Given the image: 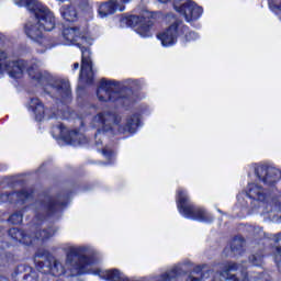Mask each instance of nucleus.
<instances>
[{"mask_svg": "<svg viewBox=\"0 0 281 281\" xmlns=\"http://www.w3.org/2000/svg\"><path fill=\"white\" fill-rule=\"evenodd\" d=\"M35 262L42 273H49L50 276H65L67 271H70L71 276L91 273L92 276H99V278L109 281H131L117 269H89L91 262L89 261V248L86 246L70 247L66 255L65 266L56 258H47L45 260L35 259Z\"/></svg>", "mask_w": 281, "mask_h": 281, "instance_id": "nucleus-1", "label": "nucleus"}, {"mask_svg": "<svg viewBox=\"0 0 281 281\" xmlns=\"http://www.w3.org/2000/svg\"><path fill=\"white\" fill-rule=\"evenodd\" d=\"M15 5H18V8H25L29 12H33L34 18L25 24L24 31L31 41L43 45V43H45L43 30L45 32H52L54 27H56L54 13L36 0H19L15 1Z\"/></svg>", "mask_w": 281, "mask_h": 281, "instance_id": "nucleus-2", "label": "nucleus"}, {"mask_svg": "<svg viewBox=\"0 0 281 281\" xmlns=\"http://www.w3.org/2000/svg\"><path fill=\"white\" fill-rule=\"evenodd\" d=\"M42 66L43 63L36 59L31 61L30 65L23 59L12 60L10 53L5 48L0 47V76L9 74L10 78H21L26 69L31 80L45 85V82H49V75L41 70Z\"/></svg>", "mask_w": 281, "mask_h": 281, "instance_id": "nucleus-3", "label": "nucleus"}, {"mask_svg": "<svg viewBox=\"0 0 281 281\" xmlns=\"http://www.w3.org/2000/svg\"><path fill=\"white\" fill-rule=\"evenodd\" d=\"M221 271L214 276V271L204 270L199 276L190 274L186 281H271V277L267 272L257 270H240L239 277L234 274V271H239L240 265L234 261L222 263Z\"/></svg>", "mask_w": 281, "mask_h": 281, "instance_id": "nucleus-4", "label": "nucleus"}, {"mask_svg": "<svg viewBox=\"0 0 281 281\" xmlns=\"http://www.w3.org/2000/svg\"><path fill=\"white\" fill-rule=\"evenodd\" d=\"M120 122H122V117L111 112H101L93 116L91 126L97 128V133L94 134L97 146L102 144V135H104V133H111L112 135H120V133H135L137 126H139V114L130 116L124 127L120 125Z\"/></svg>", "mask_w": 281, "mask_h": 281, "instance_id": "nucleus-5", "label": "nucleus"}, {"mask_svg": "<svg viewBox=\"0 0 281 281\" xmlns=\"http://www.w3.org/2000/svg\"><path fill=\"white\" fill-rule=\"evenodd\" d=\"M63 36L65 45H77L81 49V72L80 80L91 85L93 82V63L91 61V50L86 45H91V40L80 34L78 27L64 29Z\"/></svg>", "mask_w": 281, "mask_h": 281, "instance_id": "nucleus-6", "label": "nucleus"}, {"mask_svg": "<svg viewBox=\"0 0 281 281\" xmlns=\"http://www.w3.org/2000/svg\"><path fill=\"white\" fill-rule=\"evenodd\" d=\"M177 207L184 218L199 221L200 223H212L214 216L203 207H195L190 203V196L183 189L177 191Z\"/></svg>", "mask_w": 281, "mask_h": 281, "instance_id": "nucleus-7", "label": "nucleus"}, {"mask_svg": "<svg viewBox=\"0 0 281 281\" xmlns=\"http://www.w3.org/2000/svg\"><path fill=\"white\" fill-rule=\"evenodd\" d=\"M173 8L176 12L182 14L188 23L192 21H198L203 14V8L195 4L192 0H176L173 2Z\"/></svg>", "mask_w": 281, "mask_h": 281, "instance_id": "nucleus-8", "label": "nucleus"}, {"mask_svg": "<svg viewBox=\"0 0 281 281\" xmlns=\"http://www.w3.org/2000/svg\"><path fill=\"white\" fill-rule=\"evenodd\" d=\"M97 97L100 102H122L126 100L117 91V83L115 81H106L102 79L97 90Z\"/></svg>", "mask_w": 281, "mask_h": 281, "instance_id": "nucleus-9", "label": "nucleus"}, {"mask_svg": "<svg viewBox=\"0 0 281 281\" xmlns=\"http://www.w3.org/2000/svg\"><path fill=\"white\" fill-rule=\"evenodd\" d=\"M188 32V26L183 25L181 22H176L171 24L164 33L158 35L159 41L164 47H170L177 43V36L179 34H186Z\"/></svg>", "mask_w": 281, "mask_h": 281, "instance_id": "nucleus-10", "label": "nucleus"}, {"mask_svg": "<svg viewBox=\"0 0 281 281\" xmlns=\"http://www.w3.org/2000/svg\"><path fill=\"white\" fill-rule=\"evenodd\" d=\"M63 204L53 200L52 196L46 195L44 199L35 202V218H45L56 213Z\"/></svg>", "mask_w": 281, "mask_h": 281, "instance_id": "nucleus-11", "label": "nucleus"}, {"mask_svg": "<svg viewBox=\"0 0 281 281\" xmlns=\"http://www.w3.org/2000/svg\"><path fill=\"white\" fill-rule=\"evenodd\" d=\"M255 175L266 186H273L281 179V172L274 167L258 166L255 168Z\"/></svg>", "mask_w": 281, "mask_h": 281, "instance_id": "nucleus-12", "label": "nucleus"}, {"mask_svg": "<svg viewBox=\"0 0 281 281\" xmlns=\"http://www.w3.org/2000/svg\"><path fill=\"white\" fill-rule=\"evenodd\" d=\"M133 0H109L103 2L99 7V16L104 19L110 14H115V12H124L126 10V4L131 3Z\"/></svg>", "mask_w": 281, "mask_h": 281, "instance_id": "nucleus-13", "label": "nucleus"}, {"mask_svg": "<svg viewBox=\"0 0 281 281\" xmlns=\"http://www.w3.org/2000/svg\"><path fill=\"white\" fill-rule=\"evenodd\" d=\"M45 91L49 95L61 98V100H69L71 98V86H69V81H56L54 85L47 86Z\"/></svg>", "mask_w": 281, "mask_h": 281, "instance_id": "nucleus-14", "label": "nucleus"}, {"mask_svg": "<svg viewBox=\"0 0 281 281\" xmlns=\"http://www.w3.org/2000/svg\"><path fill=\"white\" fill-rule=\"evenodd\" d=\"M132 23H136L135 32L138 33L142 38H150L153 36V21L150 20H142L137 15H133L130 18Z\"/></svg>", "mask_w": 281, "mask_h": 281, "instance_id": "nucleus-15", "label": "nucleus"}, {"mask_svg": "<svg viewBox=\"0 0 281 281\" xmlns=\"http://www.w3.org/2000/svg\"><path fill=\"white\" fill-rule=\"evenodd\" d=\"M34 192L32 189H23L18 193H5L1 195V201L4 203H25L32 199Z\"/></svg>", "mask_w": 281, "mask_h": 281, "instance_id": "nucleus-16", "label": "nucleus"}, {"mask_svg": "<svg viewBox=\"0 0 281 281\" xmlns=\"http://www.w3.org/2000/svg\"><path fill=\"white\" fill-rule=\"evenodd\" d=\"M246 194L252 201H257L259 203H265V201H267V191L265 188L257 183H249L246 190Z\"/></svg>", "mask_w": 281, "mask_h": 281, "instance_id": "nucleus-17", "label": "nucleus"}, {"mask_svg": "<svg viewBox=\"0 0 281 281\" xmlns=\"http://www.w3.org/2000/svg\"><path fill=\"white\" fill-rule=\"evenodd\" d=\"M29 111L34 113L35 120L37 122H42L45 117V106L43 105V102L38 98L31 99L29 103Z\"/></svg>", "mask_w": 281, "mask_h": 281, "instance_id": "nucleus-18", "label": "nucleus"}, {"mask_svg": "<svg viewBox=\"0 0 281 281\" xmlns=\"http://www.w3.org/2000/svg\"><path fill=\"white\" fill-rule=\"evenodd\" d=\"M9 236H11V238H13V240H18L19 243H22L23 245H32V243H34V238H32V236L27 235L23 229L11 228L9 231Z\"/></svg>", "mask_w": 281, "mask_h": 281, "instance_id": "nucleus-19", "label": "nucleus"}, {"mask_svg": "<svg viewBox=\"0 0 281 281\" xmlns=\"http://www.w3.org/2000/svg\"><path fill=\"white\" fill-rule=\"evenodd\" d=\"M60 14L65 21H68L69 23H74L75 21H78V11L74 5H64L60 9Z\"/></svg>", "mask_w": 281, "mask_h": 281, "instance_id": "nucleus-20", "label": "nucleus"}, {"mask_svg": "<svg viewBox=\"0 0 281 281\" xmlns=\"http://www.w3.org/2000/svg\"><path fill=\"white\" fill-rule=\"evenodd\" d=\"M182 273L183 271H181V268L176 267L170 271L164 273L158 281H179V278H181Z\"/></svg>", "mask_w": 281, "mask_h": 281, "instance_id": "nucleus-21", "label": "nucleus"}, {"mask_svg": "<svg viewBox=\"0 0 281 281\" xmlns=\"http://www.w3.org/2000/svg\"><path fill=\"white\" fill-rule=\"evenodd\" d=\"M245 247V239L243 237H235L231 244V251L238 255L243 254V248Z\"/></svg>", "mask_w": 281, "mask_h": 281, "instance_id": "nucleus-22", "label": "nucleus"}, {"mask_svg": "<svg viewBox=\"0 0 281 281\" xmlns=\"http://www.w3.org/2000/svg\"><path fill=\"white\" fill-rule=\"evenodd\" d=\"M70 137V144L72 146H76L77 144H85V135H82L80 132L74 130L69 133Z\"/></svg>", "mask_w": 281, "mask_h": 281, "instance_id": "nucleus-23", "label": "nucleus"}, {"mask_svg": "<svg viewBox=\"0 0 281 281\" xmlns=\"http://www.w3.org/2000/svg\"><path fill=\"white\" fill-rule=\"evenodd\" d=\"M248 260L252 267H262L265 262L261 252L251 255Z\"/></svg>", "mask_w": 281, "mask_h": 281, "instance_id": "nucleus-24", "label": "nucleus"}, {"mask_svg": "<svg viewBox=\"0 0 281 281\" xmlns=\"http://www.w3.org/2000/svg\"><path fill=\"white\" fill-rule=\"evenodd\" d=\"M54 234H56V231H54L53 228H49L47 231H42L40 233H37V235H35V238L37 240H48V238H52V236H54Z\"/></svg>", "mask_w": 281, "mask_h": 281, "instance_id": "nucleus-25", "label": "nucleus"}, {"mask_svg": "<svg viewBox=\"0 0 281 281\" xmlns=\"http://www.w3.org/2000/svg\"><path fill=\"white\" fill-rule=\"evenodd\" d=\"M9 223L12 225H21L23 223V213L16 212L9 217Z\"/></svg>", "mask_w": 281, "mask_h": 281, "instance_id": "nucleus-26", "label": "nucleus"}, {"mask_svg": "<svg viewBox=\"0 0 281 281\" xmlns=\"http://www.w3.org/2000/svg\"><path fill=\"white\" fill-rule=\"evenodd\" d=\"M276 262L281 271V249H280V247H277Z\"/></svg>", "mask_w": 281, "mask_h": 281, "instance_id": "nucleus-27", "label": "nucleus"}, {"mask_svg": "<svg viewBox=\"0 0 281 281\" xmlns=\"http://www.w3.org/2000/svg\"><path fill=\"white\" fill-rule=\"evenodd\" d=\"M102 155L105 156V159H109L110 157L113 156V151L111 149L104 148V149H102Z\"/></svg>", "mask_w": 281, "mask_h": 281, "instance_id": "nucleus-28", "label": "nucleus"}, {"mask_svg": "<svg viewBox=\"0 0 281 281\" xmlns=\"http://www.w3.org/2000/svg\"><path fill=\"white\" fill-rule=\"evenodd\" d=\"M274 212H281V204L280 202H276L273 206Z\"/></svg>", "mask_w": 281, "mask_h": 281, "instance_id": "nucleus-29", "label": "nucleus"}, {"mask_svg": "<svg viewBox=\"0 0 281 281\" xmlns=\"http://www.w3.org/2000/svg\"><path fill=\"white\" fill-rule=\"evenodd\" d=\"M59 133H60V137H65V126L64 125H59Z\"/></svg>", "mask_w": 281, "mask_h": 281, "instance_id": "nucleus-30", "label": "nucleus"}, {"mask_svg": "<svg viewBox=\"0 0 281 281\" xmlns=\"http://www.w3.org/2000/svg\"><path fill=\"white\" fill-rule=\"evenodd\" d=\"M187 38H189V41H190V38H196V33L189 32V35H187Z\"/></svg>", "mask_w": 281, "mask_h": 281, "instance_id": "nucleus-31", "label": "nucleus"}, {"mask_svg": "<svg viewBox=\"0 0 281 281\" xmlns=\"http://www.w3.org/2000/svg\"><path fill=\"white\" fill-rule=\"evenodd\" d=\"M80 67V64H78V63H75L74 64V69L76 70V69H78Z\"/></svg>", "mask_w": 281, "mask_h": 281, "instance_id": "nucleus-32", "label": "nucleus"}, {"mask_svg": "<svg viewBox=\"0 0 281 281\" xmlns=\"http://www.w3.org/2000/svg\"><path fill=\"white\" fill-rule=\"evenodd\" d=\"M160 3H168L169 0H158Z\"/></svg>", "mask_w": 281, "mask_h": 281, "instance_id": "nucleus-33", "label": "nucleus"}, {"mask_svg": "<svg viewBox=\"0 0 281 281\" xmlns=\"http://www.w3.org/2000/svg\"><path fill=\"white\" fill-rule=\"evenodd\" d=\"M0 281H8V279L0 277Z\"/></svg>", "mask_w": 281, "mask_h": 281, "instance_id": "nucleus-34", "label": "nucleus"}, {"mask_svg": "<svg viewBox=\"0 0 281 281\" xmlns=\"http://www.w3.org/2000/svg\"><path fill=\"white\" fill-rule=\"evenodd\" d=\"M58 1V3H65V1H67V0H57Z\"/></svg>", "mask_w": 281, "mask_h": 281, "instance_id": "nucleus-35", "label": "nucleus"}, {"mask_svg": "<svg viewBox=\"0 0 281 281\" xmlns=\"http://www.w3.org/2000/svg\"><path fill=\"white\" fill-rule=\"evenodd\" d=\"M36 258H41V256H40V255H36Z\"/></svg>", "mask_w": 281, "mask_h": 281, "instance_id": "nucleus-36", "label": "nucleus"}, {"mask_svg": "<svg viewBox=\"0 0 281 281\" xmlns=\"http://www.w3.org/2000/svg\"><path fill=\"white\" fill-rule=\"evenodd\" d=\"M89 8V10H91V7H88Z\"/></svg>", "mask_w": 281, "mask_h": 281, "instance_id": "nucleus-37", "label": "nucleus"}]
</instances>
